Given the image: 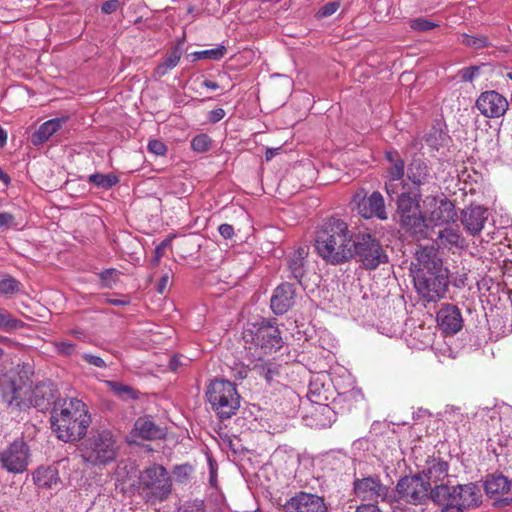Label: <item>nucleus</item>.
Wrapping results in <instances>:
<instances>
[{
  "label": "nucleus",
  "mask_w": 512,
  "mask_h": 512,
  "mask_svg": "<svg viewBox=\"0 0 512 512\" xmlns=\"http://www.w3.org/2000/svg\"><path fill=\"white\" fill-rule=\"evenodd\" d=\"M354 233L342 219L331 217L318 229L315 250L328 264L340 265L352 259Z\"/></svg>",
  "instance_id": "1"
},
{
  "label": "nucleus",
  "mask_w": 512,
  "mask_h": 512,
  "mask_svg": "<svg viewBox=\"0 0 512 512\" xmlns=\"http://www.w3.org/2000/svg\"><path fill=\"white\" fill-rule=\"evenodd\" d=\"M91 423L86 404L77 398L59 399L51 411V426L58 439L74 442L82 439Z\"/></svg>",
  "instance_id": "2"
},
{
  "label": "nucleus",
  "mask_w": 512,
  "mask_h": 512,
  "mask_svg": "<svg viewBox=\"0 0 512 512\" xmlns=\"http://www.w3.org/2000/svg\"><path fill=\"white\" fill-rule=\"evenodd\" d=\"M432 501L441 512H466L481 504L482 494L475 483L452 486L440 483L433 487Z\"/></svg>",
  "instance_id": "3"
},
{
  "label": "nucleus",
  "mask_w": 512,
  "mask_h": 512,
  "mask_svg": "<svg viewBox=\"0 0 512 512\" xmlns=\"http://www.w3.org/2000/svg\"><path fill=\"white\" fill-rule=\"evenodd\" d=\"M118 443L109 430L93 433L79 446V454L87 467L102 468L116 460Z\"/></svg>",
  "instance_id": "4"
},
{
  "label": "nucleus",
  "mask_w": 512,
  "mask_h": 512,
  "mask_svg": "<svg viewBox=\"0 0 512 512\" xmlns=\"http://www.w3.org/2000/svg\"><path fill=\"white\" fill-rule=\"evenodd\" d=\"M139 491L151 505L166 501L172 493V478L161 464H152L140 472Z\"/></svg>",
  "instance_id": "5"
},
{
  "label": "nucleus",
  "mask_w": 512,
  "mask_h": 512,
  "mask_svg": "<svg viewBox=\"0 0 512 512\" xmlns=\"http://www.w3.org/2000/svg\"><path fill=\"white\" fill-rule=\"evenodd\" d=\"M395 195L402 229L413 236L422 237L425 234L426 224L420 210V190L407 186L401 193L397 192Z\"/></svg>",
  "instance_id": "6"
},
{
  "label": "nucleus",
  "mask_w": 512,
  "mask_h": 512,
  "mask_svg": "<svg viewBox=\"0 0 512 512\" xmlns=\"http://www.w3.org/2000/svg\"><path fill=\"white\" fill-rule=\"evenodd\" d=\"M31 380L20 372L9 371L0 379L1 400L11 412L31 408Z\"/></svg>",
  "instance_id": "7"
},
{
  "label": "nucleus",
  "mask_w": 512,
  "mask_h": 512,
  "mask_svg": "<svg viewBox=\"0 0 512 512\" xmlns=\"http://www.w3.org/2000/svg\"><path fill=\"white\" fill-rule=\"evenodd\" d=\"M206 397L213 411L221 419H229L240 407V395L235 385L224 379H214L206 390Z\"/></svg>",
  "instance_id": "8"
},
{
  "label": "nucleus",
  "mask_w": 512,
  "mask_h": 512,
  "mask_svg": "<svg viewBox=\"0 0 512 512\" xmlns=\"http://www.w3.org/2000/svg\"><path fill=\"white\" fill-rule=\"evenodd\" d=\"M351 250L352 258L358 257L366 269H376L388 260L380 242L368 233L354 234Z\"/></svg>",
  "instance_id": "9"
},
{
  "label": "nucleus",
  "mask_w": 512,
  "mask_h": 512,
  "mask_svg": "<svg viewBox=\"0 0 512 512\" xmlns=\"http://www.w3.org/2000/svg\"><path fill=\"white\" fill-rule=\"evenodd\" d=\"M432 490L431 483L419 474L402 477L396 485L400 499L413 505H421L432 500Z\"/></svg>",
  "instance_id": "10"
},
{
  "label": "nucleus",
  "mask_w": 512,
  "mask_h": 512,
  "mask_svg": "<svg viewBox=\"0 0 512 512\" xmlns=\"http://www.w3.org/2000/svg\"><path fill=\"white\" fill-rule=\"evenodd\" d=\"M246 342L251 341L264 353L277 351L282 347V338L278 327L269 321L262 320L244 331Z\"/></svg>",
  "instance_id": "11"
},
{
  "label": "nucleus",
  "mask_w": 512,
  "mask_h": 512,
  "mask_svg": "<svg viewBox=\"0 0 512 512\" xmlns=\"http://www.w3.org/2000/svg\"><path fill=\"white\" fill-rule=\"evenodd\" d=\"M353 491L355 496L363 502L377 504L391 501L390 488L376 475L356 478L353 482Z\"/></svg>",
  "instance_id": "12"
},
{
  "label": "nucleus",
  "mask_w": 512,
  "mask_h": 512,
  "mask_svg": "<svg viewBox=\"0 0 512 512\" xmlns=\"http://www.w3.org/2000/svg\"><path fill=\"white\" fill-rule=\"evenodd\" d=\"M351 204L353 205V209L365 219H388L384 198L378 191H374L370 196H367L364 189H359L353 195Z\"/></svg>",
  "instance_id": "13"
},
{
  "label": "nucleus",
  "mask_w": 512,
  "mask_h": 512,
  "mask_svg": "<svg viewBox=\"0 0 512 512\" xmlns=\"http://www.w3.org/2000/svg\"><path fill=\"white\" fill-rule=\"evenodd\" d=\"M414 283L418 293L428 302L443 298L448 287L447 272L416 273Z\"/></svg>",
  "instance_id": "14"
},
{
  "label": "nucleus",
  "mask_w": 512,
  "mask_h": 512,
  "mask_svg": "<svg viewBox=\"0 0 512 512\" xmlns=\"http://www.w3.org/2000/svg\"><path fill=\"white\" fill-rule=\"evenodd\" d=\"M30 450L23 439L14 440L0 452L1 468L9 473L19 474L27 470Z\"/></svg>",
  "instance_id": "15"
},
{
  "label": "nucleus",
  "mask_w": 512,
  "mask_h": 512,
  "mask_svg": "<svg viewBox=\"0 0 512 512\" xmlns=\"http://www.w3.org/2000/svg\"><path fill=\"white\" fill-rule=\"evenodd\" d=\"M277 504L282 512H329L323 497L304 491L297 492L284 503Z\"/></svg>",
  "instance_id": "16"
},
{
  "label": "nucleus",
  "mask_w": 512,
  "mask_h": 512,
  "mask_svg": "<svg viewBox=\"0 0 512 512\" xmlns=\"http://www.w3.org/2000/svg\"><path fill=\"white\" fill-rule=\"evenodd\" d=\"M364 401V395L359 388H352L348 391L339 393L336 398H334L332 404L333 408L329 405L321 404L318 406L317 411L324 415L328 422L331 423L334 421L332 416L335 413H349L353 409H356L360 404Z\"/></svg>",
  "instance_id": "17"
},
{
  "label": "nucleus",
  "mask_w": 512,
  "mask_h": 512,
  "mask_svg": "<svg viewBox=\"0 0 512 512\" xmlns=\"http://www.w3.org/2000/svg\"><path fill=\"white\" fill-rule=\"evenodd\" d=\"M385 157L389 163L386 168L387 181L385 183V190L388 196L393 199L394 194H397L399 186H401L402 189L408 186L401 181L405 175V161L396 150L387 151Z\"/></svg>",
  "instance_id": "18"
},
{
  "label": "nucleus",
  "mask_w": 512,
  "mask_h": 512,
  "mask_svg": "<svg viewBox=\"0 0 512 512\" xmlns=\"http://www.w3.org/2000/svg\"><path fill=\"white\" fill-rule=\"evenodd\" d=\"M476 107L487 118L502 117L509 108V102L505 96L495 90L482 92L477 100Z\"/></svg>",
  "instance_id": "19"
},
{
  "label": "nucleus",
  "mask_w": 512,
  "mask_h": 512,
  "mask_svg": "<svg viewBox=\"0 0 512 512\" xmlns=\"http://www.w3.org/2000/svg\"><path fill=\"white\" fill-rule=\"evenodd\" d=\"M296 289L291 283L284 282L278 285L270 300V307L274 314L283 315L295 304Z\"/></svg>",
  "instance_id": "20"
},
{
  "label": "nucleus",
  "mask_w": 512,
  "mask_h": 512,
  "mask_svg": "<svg viewBox=\"0 0 512 512\" xmlns=\"http://www.w3.org/2000/svg\"><path fill=\"white\" fill-rule=\"evenodd\" d=\"M416 273H437L445 272L442 259L434 247H422L416 252L415 263Z\"/></svg>",
  "instance_id": "21"
},
{
  "label": "nucleus",
  "mask_w": 512,
  "mask_h": 512,
  "mask_svg": "<svg viewBox=\"0 0 512 512\" xmlns=\"http://www.w3.org/2000/svg\"><path fill=\"white\" fill-rule=\"evenodd\" d=\"M437 323L445 334H456L463 327L460 309L455 305H444L437 313Z\"/></svg>",
  "instance_id": "22"
},
{
  "label": "nucleus",
  "mask_w": 512,
  "mask_h": 512,
  "mask_svg": "<svg viewBox=\"0 0 512 512\" xmlns=\"http://www.w3.org/2000/svg\"><path fill=\"white\" fill-rule=\"evenodd\" d=\"M56 389L51 381H42L34 387L31 385V394L29 396L32 404L31 407L39 411H46L52 403L55 404Z\"/></svg>",
  "instance_id": "23"
},
{
  "label": "nucleus",
  "mask_w": 512,
  "mask_h": 512,
  "mask_svg": "<svg viewBox=\"0 0 512 512\" xmlns=\"http://www.w3.org/2000/svg\"><path fill=\"white\" fill-rule=\"evenodd\" d=\"M488 219V210L482 206H470L462 211L461 222L471 235L479 234Z\"/></svg>",
  "instance_id": "24"
},
{
  "label": "nucleus",
  "mask_w": 512,
  "mask_h": 512,
  "mask_svg": "<svg viewBox=\"0 0 512 512\" xmlns=\"http://www.w3.org/2000/svg\"><path fill=\"white\" fill-rule=\"evenodd\" d=\"M309 255V248L302 246L291 252L287 257V269L290 272V277L295 279L301 284L302 278L307 272V257Z\"/></svg>",
  "instance_id": "25"
},
{
  "label": "nucleus",
  "mask_w": 512,
  "mask_h": 512,
  "mask_svg": "<svg viewBox=\"0 0 512 512\" xmlns=\"http://www.w3.org/2000/svg\"><path fill=\"white\" fill-rule=\"evenodd\" d=\"M448 468L449 465L446 461L440 458L429 457L419 475H422L426 481L431 483V486L434 485L435 487L439 485L438 482H442L448 477Z\"/></svg>",
  "instance_id": "26"
},
{
  "label": "nucleus",
  "mask_w": 512,
  "mask_h": 512,
  "mask_svg": "<svg viewBox=\"0 0 512 512\" xmlns=\"http://www.w3.org/2000/svg\"><path fill=\"white\" fill-rule=\"evenodd\" d=\"M406 176L417 189L429 183L432 178L428 164L420 157H415L410 161L406 169Z\"/></svg>",
  "instance_id": "27"
},
{
  "label": "nucleus",
  "mask_w": 512,
  "mask_h": 512,
  "mask_svg": "<svg viewBox=\"0 0 512 512\" xmlns=\"http://www.w3.org/2000/svg\"><path fill=\"white\" fill-rule=\"evenodd\" d=\"M484 489L488 497L500 500V496H510V480L502 474H490L484 481Z\"/></svg>",
  "instance_id": "28"
},
{
  "label": "nucleus",
  "mask_w": 512,
  "mask_h": 512,
  "mask_svg": "<svg viewBox=\"0 0 512 512\" xmlns=\"http://www.w3.org/2000/svg\"><path fill=\"white\" fill-rule=\"evenodd\" d=\"M67 120V117H57L44 122L31 135V143L34 146L43 145L63 127Z\"/></svg>",
  "instance_id": "29"
},
{
  "label": "nucleus",
  "mask_w": 512,
  "mask_h": 512,
  "mask_svg": "<svg viewBox=\"0 0 512 512\" xmlns=\"http://www.w3.org/2000/svg\"><path fill=\"white\" fill-rule=\"evenodd\" d=\"M134 433L144 440H156L165 436V429L156 425L150 417H140L135 422Z\"/></svg>",
  "instance_id": "30"
},
{
  "label": "nucleus",
  "mask_w": 512,
  "mask_h": 512,
  "mask_svg": "<svg viewBox=\"0 0 512 512\" xmlns=\"http://www.w3.org/2000/svg\"><path fill=\"white\" fill-rule=\"evenodd\" d=\"M438 239L440 240V245L448 249L453 247L463 248L465 246V239L459 229L452 227H446L440 230L438 232Z\"/></svg>",
  "instance_id": "31"
},
{
  "label": "nucleus",
  "mask_w": 512,
  "mask_h": 512,
  "mask_svg": "<svg viewBox=\"0 0 512 512\" xmlns=\"http://www.w3.org/2000/svg\"><path fill=\"white\" fill-rule=\"evenodd\" d=\"M33 479L39 487L53 488L59 482L58 471L53 467L38 468Z\"/></svg>",
  "instance_id": "32"
},
{
  "label": "nucleus",
  "mask_w": 512,
  "mask_h": 512,
  "mask_svg": "<svg viewBox=\"0 0 512 512\" xmlns=\"http://www.w3.org/2000/svg\"><path fill=\"white\" fill-rule=\"evenodd\" d=\"M456 216L454 205L450 201H440L437 209L431 213V219L437 224L448 223Z\"/></svg>",
  "instance_id": "33"
},
{
  "label": "nucleus",
  "mask_w": 512,
  "mask_h": 512,
  "mask_svg": "<svg viewBox=\"0 0 512 512\" xmlns=\"http://www.w3.org/2000/svg\"><path fill=\"white\" fill-rule=\"evenodd\" d=\"M182 56V50L179 46H175L166 56V58L157 66L156 74L164 76L167 72L177 66Z\"/></svg>",
  "instance_id": "34"
},
{
  "label": "nucleus",
  "mask_w": 512,
  "mask_h": 512,
  "mask_svg": "<svg viewBox=\"0 0 512 512\" xmlns=\"http://www.w3.org/2000/svg\"><path fill=\"white\" fill-rule=\"evenodd\" d=\"M88 182L94 184L98 188L108 190L115 186L119 182V179L115 174L112 173H95L88 177Z\"/></svg>",
  "instance_id": "35"
},
{
  "label": "nucleus",
  "mask_w": 512,
  "mask_h": 512,
  "mask_svg": "<svg viewBox=\"0 0 512 512\" xmlns=\"http://www.w3.org/2000/svg\"><path fill=\"white\" fill-rule=\"evenodd\" d=\"M24 322L12 316L5 309H0V330L4 332H12L24 327Z\"/></svg>",
  "instance_id": "36"
},
{
  "label": "nucleus",
  "mask_w": 512,
  "mask_h": 512,
  "mask_svg": "<svg viewBox=\"0 0 512 512\" xmlns=\"http://www.w3.org/2000/svg\"><path fill=\"white\" fill-rule=\"evenodd\" d=\"M107 384L111 391L122 400L137 398V391L129 385H125L116 381H108Z\"/></svg>",
  "instance_id": "37"
},
{
  "label": "nucleus",
  "mask_w": 512,
  "mask_h": 512,
  "mask_svg": "<svg viewBox=\"0 0 512 512\" xmlns=\"http://www.w3.org/2000/svg\"><path fill=\"white\" fill-rule=\"evenodd\" d=\"M21 283L13 277L7 276L0 280V296H11L20 290Z\"/></svg>",
  "instance_id": "38"
},
{
  "label": "nucleus",
  "mask_w": 512,
  "mask_h": 512,
  "mask_svg": "<svg viewBox=\"0 0 512 512\" xmlns=\"http://www.w3.org/2000/svg\"><path fill=\"white\" fill-rule=\"evenodd\" d=\"M226 51L227 50L224 45H219L216 48L195 52L193 55L196 59H211L218 61L224 57Z\"/></svg>",
  "instance_id": "39"
},
{
  "label": "nucleus",
  "mask_w": 512,
  "mask_h": 512,
  "mask_svg": "<svg viewBox=\"0 0 512 512\" xmlns=\"http://www.w3.org/2000/svg\"><path fill=\"white\" fill-rule=\"evenodd\" d=\"M462 43L473 49H482L488 47L490 44L488 38L484 35L473 36L468 34L463 35Z\"/></svg>",
  "instance_id": "40"
},
{
  "label": "nucleus",
  "mask_w": 512,
  "mask_h": 512,
  "mask_svg": "<svg viewBox=\"0 0 512 512\" xmlns=\"http://www.w3.org/2000/svg\"><path fill=\"white\" fill-rule=\"evenodd\" d=\"M212 144L211 138L207 134H199L191 141V148L198 153L206 152Z\"/></svg>",
  "instance_id": "41"
},
{
  "label": "nucleus",
  "mask_w": 512,
  "mask_h": 512,
  "mask_svg": "<svg viewBox=\"0 0 512 512\" xmlns=\"http://www.w3.org/2000/svg\"><path fill=\"white\" fill-rule=\"evenodd\" d=\"M486 65H475L463 68L459 71V76L464 82H473L477 78H479L482 68Z\"/></svg>",
  "instance_id": "42"
},
{
  "label": "nucleus",
  "mask_w": 512,
  "mask_h": 512,
  "mask_svg": "<svg viewBox=\"0 0 512 512\" xmlns=\"http://www.w3.org/2000/svg\"><path fill=\"white\" fill-rule=\"evenodd\" d=\"M339 7V1L328 2L318 10V12L316 13V17L319 19L329 17L333 15L339 9Z\"/></svg>",
  "instance_id": "43"
},
{
  "label": "nucleus",
  "mask_w": 512,
  "mask_h": 512,
  "mask_svg": "<svg viewBox=\"0 0 512 512\" xmlns=\"http://www.w3.org/2000/svg\"><path fill=\"white\" fill-rule=\"evenodd\" d=\"M171 248V239L167 238L163 240L154 251V257L152 259V264L157 266L160 263L161 258L165 255L166 250Z\"/></svg>",
  "instance_id": "44"
},
{
  "label": "nucleus",
  "mask_w": 512,
  "mask_h": 512,
  "mask_svg": "<svg viewBox=\"0 0 512 512\" xmlns=\"http://www.w3.org/2000/svg\"><path fill=\"white\" fill-rule=\"evenodd\" d=\"M119 274V271L116 269H106L100 273V278L106 287L111 288L117 282Z\"/></svg>",
  "instance_id": "45"
},
{
  "label": "nucleus",
  "mask_w": 512,
  "mask_h": 512,
  "mask_svg": "<svg viewBox=\"0 0 512 512\" xmlns=\"http://www.w3.org/2000/svg\"><path fill=\"white\" fill-rule=\"evenodd\" d=\"M437 24L425 19V18H416L410 21V27L413 30L417 31H429L435 28Z\"/></svg>",
  "instance_id": "46"
},
{
  "label": "nucleus",
  "mask_w": 512,
  "mask_h": 512,
  "mask_svg": "<svg viewBox=\"0 0 512 512\" xmlns=\"http://www.w3.org/2000/svg\"><path fill=\"white\" fill-rule=\"evenodd\" d=\"M180 512H205L203 500H193L185 502L179 509Z\"/></svg>",
  "instance_id": "47"
},
{
  "label": "nucleus",
  "mask_w": 512,
  "mask_h": 512,
  "mask_svg": "<svg viewBox=\"0 0 512 512\" xmlns=\"http://www.w3.org/2000/svg\"><path fill=\"white\" fill-rule=\"evenodd\" d=\"M56 351L64 356L72 355L76 350V345L67 341H58L54 343Z\"/></svg>",
  "instance_id": "48"
},
{
  "label": "nucleus",
  "mask_w": 512,
  "mask_h": 512,
  "mask_svg": "<svg viewBox=\"0 0 512 512\" xmlns=\"http://www.w3.org/2000/svg\"><path fill=\"white\" fill-rule=\"evenodd\" d=\"M17 226L16 218L9 212L0 213V229H9Z\"/></svg>",
  "instance_id": "49"
},
{
  "label": "nucleus",
  "mask_w": 512,
  "mask_h": 512,
  "mask_svg": "<svg viewBox=\"0 0 512 512\" xmlns=\"http://www.w3.org/2000/svg\"><path fill=\"white\" fill-rule=\"evenodd\" d=\"M148 150L157 156H162L166 153L167 147L162 141L154 139L149 141Z\"/></svg>",
  "instance_id": "50"
},
{
  "label": "nucleus",
  "mask_w": 512,
  "mask_h": 512,
  "mask_svg": "<svg viewBox=\"0 0 512 512\" xmlns=\"http://www.w3.org/2000/svg\"><path fill=\"white\" fill-rule=\"evenodd\" d=\"M82 358L90 365H93L98 368H106L107 364L106 362L99 356L90 354V353H84L82 355Z\"/></svg>",
  "instance_id": "51"
},
{
  "label": "nucleus",
  "mask_w": 512,
  "mask_h": 512,
  "mask_svg": "<svg viewBox=\"0 0 512 512\" xmlns=\"http://www.w3.org/2000/svg\"><path fill=\"white\" fill-rule=\"evenodd\" d=\"M120 7L119 0H108L102 4L101 10L105 14H112Z\"/></svg>",
  "instance_id": "52"
},
{
  "label": "nucleus",
  "mask_w": 512,
  "mask_h": 512,
  "mask_svg": "<svg viewBox=\"0 0 512 512\" xmlns=\"http://www.w3.org/2000/svg\"><path fill=\"white\" fill-rule=\"evenodd\" d=\"M191 471V466L189 465H180V466H176L174 468V475L175 477L177 478L178 481H183L187 476H188V473Z\"/></svg>",
  "instance_id": "53"
},
{
  "label": "nucleus",
  "mask_w": 512,
  "mask_h": 512,
  "mask_svg": "<svg viewBox=\"0 0 512 512\" xmlns=\"http://www.w3.org/2000/svg\"><path fill=\"white\" fill-rule=\"evenodd\" d=\"M218 231L224 239H231L234 235L233 226L227 223L221 224Z\"/></svg>",
  "instance_id": "54"
},
{
  "label": "nucleus",
  "mask_w": 512,
  "mask_h": 512,
  "mask_svg": "<svg viewBox=\"0 0 512 512\" xmlns=\"http://www.w3.org/2000/svg\"><path fill=\"white\" fill-rule=\"evenodd\" d=\"M103 303H108L114 306H126L130 303V300L127 297H124L122 299L119 298H110V297H103L102 300Z\"/></svg>",
  "instance_id": "55"
},
{
  "label": "nucleus",
  "mask_w": 512,
  "mask_h": 512,
  "mask_svg": "<svg viewBox=\"0 0 512 512\" xmlns=\"http://www.w3.org/2000/svg\"><path fill=\"white\" fill-rule=\"evenodd\" d=\"M260 374L267 380L271 381L277 371L274 368H271L269 365L265 364L260 368Z\"/></svg>",
  "instance_id": "56"
},
{
  "label": "nucleus",
  "mask_w": 512,
  "mask_h": 512,
  "mask_svg": "<svg viewBox=\"0 0 512 512\" xmlns=\"http://www.w3.org/2000/svg\"><path fill=\"white\" fill-rule=\"evenodd\" d=\"M224 116H225L224 109L217 108V109L212 110L209 113V121L212 122V123H217L220 120H222L224 118Z\"/></svg>",
  "instance_id": "57"
},
{
  "label": "nucleus",
  "mask_w": 512,
  "mask_h": 512,
  "mask_svg": "<svg viewBox=\"0 0 512 512\" xmlns=\"http://www.w3.org/2000/svg\"><path fill=\"white\" fill-rule=\"evenodd\" d=\"M355 512H382V510L376 504L368 503L358 506Z\"/></svg>",
  "instance_id": "58"
},
{
  "label": "nucleus",
  "mask_w": 512,
  "mask_h": 512,
  "mask_svg": "<svg viewBox=\"0 0 512 512\" xmlns=\"http://www.w3.org/2000/svg\"><path fill=\"white\" fill-rule=\"evenodd\" d=\"M168 283H169V275L165 274L161 277V279L157 285V291L160 294H163L168 286Z\"/></svg>",
  "instance_id": "59"
},
{
  "label": "nucleus",
  "mask_w": 512,
  "mask_h": 512,
  "mask_svg": "<svg viewBox=\"0 0 512 512\" xmlns=\"http://www.w3.org/2000/svg\"><path fill=\"white\" fill-rule=\"evenodd\" d=\"M248 373H249V368L246 367V366H240L238 368L235 369V373H234V376L237 378V379H245L247 378L248 376Z\"/></svg>",
  "instance_id": "60"
},
{
  "label": "nucleus",
  "mask_w": 512,
  "mask_h": 512,
  "mask_svg": "<svg viewBox=\"0 0 512 512\" xmlns=\"http://www.w3.org/2000/svg\"><path fill=\"white\" fill-rule=\"evenodd\" d=\"M180 366H182L181 357L174 356V357H172L170 359V361H169V368L172 371H177Z\"/></svg>",
  "instance_id": "61"
},
{
  "label": "nucleus",
  "mask_w": 512,
  "mask_h": 512,
  "mask_svg": "<svg viewBox=\"0 0 512 512\" xmlns=\"http://www.w3.org/2000/svg\"><path fill=\"white\" fill-rule=\"evenodd\" d=\"M392 512H410L407 507L401 506L399 501H390Z\"/></svg>",
  "instance_id": "62"
},
{
  "label": "nucleus",
  "mask_w": 512,
  "mask_h": 512,
  "mask_svg": "<svg viewBox=\"0 0 512 512\" xmlns=\"http://www.w3.org/2000/svg\"><path fill=\"white\" fill-rule=\"evenodd\" d=\"M511 490H510V496L502 497L499 500V504L502 506H509L512 505V479L510 480Z\"/></svg>",
  "instance_id": "63"
},
{
  "label": "nucleus",
  "mask_w": 512,
  "mask_h": 512,
  "mask_svg": "<svg viewBox=\"0 0 512 512\" xmlns=\"http://www.w3.org/2000/svg\"><path fill=\"white\" fill-rule=\"evenodd\" d=\"M202 85H203L204 87H206V88L213 89V90H216V89H218V88H219L218 83H216V82H214V81H211V80H208V79L204 80V81L202 82Z\"/></svg>",
  "instance_id": "64"
}]
</instances>
